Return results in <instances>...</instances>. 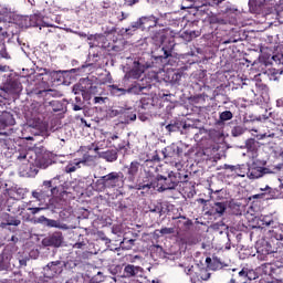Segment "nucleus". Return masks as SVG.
Instances as JSON below:
<instances>
[{"instance_id": "f257e3e1", "label": "nucleus", "mask_w": 283, "mask_h": 283, "mask_svg": "<svg viewBox=\"0 0 283 283\" xmlns=\"http://www.w3.org/2000/svg\"><path fill=\"white\" fill-rule=\"evenodd\" d=\"M17 160L22 163V171L29 176H36L39 169H48L52 165V159L38 155L34 150L19 153Z\"/></svg>"}, {"instance_id": "f03ea898", "label": "nucleus", "mask_w": 283, "mask_h": 283, "mask_svg": "<svg viewBox=\"0 0 283 283\" xmlns=\"http://www.w3.org/2000/svg\"><path fill=\"white\" fill-rule=\"evenodd\" d=\"M189 180V175H185L184 177L180 172L170 171L165 177L163 175H157L155 180L148 184H139L138 189H157V191H171L180 185V182H187Z\"/></svg>"}, {"instance_id": "7ed1b4c3", "label": "nucleus", "mask_w": 283, "mask_h": 283, "mask_svg": "<svg viewBox=\"0 0 283 283\" xmlns=\"http://www.w3.org/2000/svg\"><path fill=\"white\" fill-rule=\"evenodd\" d=\"M59 187H61V180L59 177H54L50 180H44L40 186V189L33 190L32 196L35 200H50L59 196Z\"/></svg>"}, {"instance_id": "20e7f679", "label": "nucleus", "mask_w": 283, "mask_h": 283, "mask_svg": "<svg viewBox=\"0 0 283 283\" xmlns=\"http://www.w3.org/2000/svg\"><path fill=\"white\" fill-rule=\"evenodd\" d=\"M123 178H125V175L120 171H112L102 176L94 184L95 191L103 192L105 189H116V187L123 185Z\"/></svg>"}, {"instance_id": "39448f33", "label": "nucleus", "mask_w": 283, "mask_h": 283, "mask_svg": "<svg viewBox=\"0 0 283 283\" xmlns=\"http://www.w3.org/2000/svg\"><path fill=\"white\" fill-rule=\"evenodd\" d=\"M279 251H275L273 249V245L269 243L266 240H262L260 242H256V256L258 260L269 262V258H280Z\"/></svg>"}, {"instance_id": "423d86ee", "label": "nucleus", "mask_w": 283, "mask_h": 283, "mask_svg": "<svg viewBox=\"0 0 283 283\" xmlns=\"http://www.w3.org/2000/svg\"><path fill=\"white\" fill-rule=\"evenodd\" d=\"M256 226L253 227L251 235H258V233H263L266 237V227H271L274 223L273 218L269 216H261L255 219Z\"/></svg>"}, {"instance_id": "0eeeda50", "label": "nucleus", "mask_w": 283, "mask_h": 283, "mask_svg": "<svg viewBox=\"0 0 283 283\" xmlns=\"http://www.w3.org/2000/svg\"><path fill=\"white\" fill-rule=\"evenodd\" d=\"M125 147H127V142H122L120 144L115 146L117 150L112 149V150L103 151L101 154V158L106 160V163H116V160H118V151H123Z\"/></svg>"}, {"instance_id": "6e6552de", "label": "nucleus", "mask_w": 283, "mask_h": 283, "mask_svg": "<svg viewBox=\"0 0 283 283\" xmlns=\"http://www.w3.org/2000/svg\"><path fill=\"white\" fill-rule=\"evenodd\" d=\"M44 271L46 273V277H55V275H61V273H63V262L52 261L48 263Z\"/></svg>"}, {"instance_id": "1a4fd4ad", "label": "nucleus", "mask_w": 283, "mask_h": 283, "mask_svg": "<svg viewBox=\"0 0 283 283\" xmlns=\"http://www.w3.org/2000/svg\"><path fill=\"white\" fill-rule=\"evenodd\" d=\"M25 21H29L28 24H25L27 28H52V24H49L43 21V15L39 13H34L25 19Z\"/></svg>"}, {"instance_id": "9d476101", "label": "nucleus", "mask_w": 283, "mask_h": 283, "mask_svg": "<svg viewBox=\"0 0 283 283\" xmlns=\"http://www.w3.org/2000/svg\"><path fill=\"white\" fill-rule=\"evenodd\" d=\"M158 25V18L154 15L142 17L136 22V28H140L142 30H151V28H156Z\"/></svg>"}, {"instance_id": "9b49d317", "label": "nucleus", "mask_w": 283, "mask_h": 283, "mask_svg": "<svg viewBox=\"0 0 283 283\" xmlns=\"http://www.w3.org/2000/svg\"><path fill=\"white\" fill-rule=\"evenodd\" d=\"M124 169H127L126 176L128 182H134L136 180V176H138V171H140V164L138 160H134L128 166H124Z\"/></svg>"}, {"instance_id": "f8f14e48", "label": "nucleus", "mask_w": 283, "mask_h": 283, "mask_svg": "<svg viewBox=\"0 0 283 283\" xmlns=\"http://www.w3.org/2000/svg\"><path fill=\"white\" fill-rule=\"evenodd\" d=\"M260 193L253 195L252 200H273L275 198V189L265 186V188H260Z\"/></svg>"}, {"instance_id": "ddd939ff", "label": "nucleus", "mask_w": 283, "mask_h": 283, "mask_svg": "<svg viewBox=\"0 0 283 283\" xmlns=\"http://www.w3.org/2000/svg\"><path fill=\"white\" fill-rule=\"evenodd\" d=\"M43 243L46 247H55L59 249L63 244V233L62 232H54L53 234L49 235L43 240Z\"/></svg>"}, {"instance_id": "4468645a", "label": "nucleus", "mask_w": 283, "mask_h": 283, "mask_svg": "<svg viewBox=\"0 0 283 283\" xmlns=\"http://www.w3.org/2000/svg\"><path fill=\"white\" fill-rule=\"evenodd\" d=\"M154 56L155 59H169V56H171V54H174V46L171 45H164V46H159L154 51Z\"/></svg>"}, {"instance_id": "2eb2a0df", "label": "nucleus", "mask_w": 283, "mask_h": 283, "mask_svg": "<svg viewBox=\"0 0 283 283\" xmlns=\"http://www.w3.org/2000/svg\"><path fill=\"white\" fill-rule=\"evenodd\" d=\"M206 264L210 271H220V269H224V266H227V264H224V262H222L218 256H213L212 259L211 256L206 258Z\"/></svg>"}, {"instance_id": "dca6fc26", "label": "nucleus", "mask_w": 283, "mask_h": 283, "mask_svg": "<svg viewBox=\"0 0 283 283\" xmlns=\"http://www.w3.org/2000/svg\"><path fill=\"white\" fill-rule=\"evenodd\" d=\"M266 238L271 240H283V224H277L268 230Z\"/></svg>"}, {"instance_id": "f3484780", "label": "nucleus", "mask_w": 283, "mask_h": 283, "mask_svg": "<svg viewBox=\"0 0 283 283\" xmlns=\"http://www.w3.org/2000/svg\"><path fill=\"white\" fill-rule=\"evenodd\" d=\"M7 211H9V213L12 216L19 217L22 216L23 211H25V208L21 207L19 201H8Z\"/></svg>"}, {"instance_id": "a211bd4d", "label": "nucleus", "mask_w": 283, "mask_h": 283, "mask_svg": "<svg viewBox=\"0 0 283 283\" xmlns=\"http://www.w3.org/2000/svg\"><path fill=\"white\" fill-rule=\"evenodd\" d=\"M191 282H208L211 280V273L207 269H201L199 273H195L190 277Z\"/></svg>"}, {"instance_id": "6ab92c4d", "label": "nucleus", "mask_w": 283, "mask_h": 283, "mask_svg": "<svg viewBox=\"0 0 283 283\" xmlns=\"http://www.w3.org/2000/svg\"><path fill=\"white\" fill-rule=\"evenodd\" d=\"M14 123H15L14 115H12V113L2 112L0 114V125H2L3 127H10L14 125Z\"/></svg>"}, {"instance_id": "aec40b11", "label": "nucleus", "mask_w": 283, "mask_h": 283, "mask_svg": "<svg viewBox=\"0 0 283 283\" xmlns=\"http://www.w3.org/2000/svg\"><path fill=\"white\" fill-rule=\"evenodd\" d=\"M264 3L265 2H262V0H250V12H252V14H262V11L264 10Z\"/></svg>"}, {"instance_id": "412c9836", "label": "nucleus", "mask_w": 283, "mask_h": 283, "mask_svg": "<svg viewBox=\"0 0 283 283\" xmlns=\"http://www.w3.org/2000/svg\"><path fill=\"white\" fill-rule=\"evenodd\" d=\"M193 227V221L187 217H179L177 220V229L179 231H189Z\"/></svg>"}, {"instance_id": "4be33fe9", "label": "nucleus", "mask_w": 283, "mask_h": 283, "mask_svg": "<svg viewBox=\"0 0 283 283\" xmlns=\"http://www.w3.org/2000/svg\"><path fill=\"white\" fill-rule=\"evenodd\" d=\"M211 211L214 216H224V212L227 211V202L216 201L211 206Z\"/></svg>"}, {"instance_id": "5701e85b", "label": "nucleus", "mask_w": 283, "mask_h": 283, "mask_svg": "<svg viewBox=\"0 0 283 283\" xmlns=\"http://www.w3.org/2000/svg\"><path fill=\"white\" fill-rule=\"evenodd\" d=\"M145 73V69L140 65V63H137L127 74L128 78H135L138 80L143 74Z\"/></svg>"}, {"instance_id": "b1692460", "label": "nucleus", "mask_w": 283, "mask_h": 283, "mask_svg": "<svg viewBox=\"0 0 283 283\" xmlns=\"http://www.w3.org/2000/svg\"><path fill=\"white\" fill-rule=\"evenodd\" d=\"M142 268L128 264L124 268V277H136L137 273H140Z\"/></svg>"}, {"instance_id": "393cba45", "label": "nucleus", "mask_w": 283, "mask_h": 283, "mask_svg": "<svg viewBox=\"0 0 283 283\" xmlns=\"http://www.w3.org/2000/svg\"><path fill=\"white\" fill-rule=\"evenodd\" d=\"M95 94H98V87L94 85L84 86V92H83V98L84 101H92V96H95Z\"/></svg>"}, {"instance_id": "a878e982", "label": "nucleus", "mask_w": 283, "mask_h": 283, "mask_svg": "<svg viewBox=\"0 0 283 283\" xmlns=\"http://www.w3.org/2000/svg\"><path fill=\"white\" fill-rule=\"evenodd\" d=\"M264 171H266V168L263 167H254L249 170V178L252 180H255L258 178H262L264 176Z\"/></svg>"}, {"instance_id": "bb28decb", "label": "nucleus", "mask_w": 283, "mask_h": 283, "mask_svg": "<svg viewBox=\"0 0 283 283\" xmlns=\"http://www.w3.org/2000/svg\"><path fill=\"white\" fill-rule=\"evenodd\" d=\"M82 163H85V161H81L76 159H74L73 161H70L64 168L65 174H74L76 169H81Z\"/></svg>"}, {"instance_id": "cd10ccee", "label": "nucleus", "mask_w": 283, "mask_h": 283, "mask_svg": "<svg viewBox=\"0 0 283 283\" xmlns=\"http://www.w3.org/2000/svg\"><path fill=\"white\" fill-rule=\"evenodd\" d=\"M108 87L112 96H126V94H128L127 88L119 87L116 84H112Z\"/></svg>"}, {"instance_id": "c85d7f7f", "label": "nucleus", "mask_w": 283, "mask_h": 283, "mask_svg": "<svg viewBox=\"0 0 283 283\" xmlns=\"http://www.w3.org/2000/svg\"><path fill=\"white\" fill-rule=\"evenodd\" d=\"M147 90V87L142 86L138 84V82H134L128 88H127V94H135V95H140L143 94V91Z\"/></svg>"}, {"instance_id": "c756f323", "label": "nucleus", "mask_w": 283, "mask_h": 283, "mask_svg": "<svg viewBox=\"0 0 283 283\" xmlns=\"http://www.w3.org/2000/svg\"><path fill=\"white\" fill-rule=\"evenodd\" d=\"M135 244H136V239H128L127 237H124L123 241L120 242V247L125 251H132Z\"/></svg>"}, {"instance_id": "7c9ffc66", "label": "nucleus", "mask_w": 283, "mask_h": 283, "mask_svg": "<svg viewBox=\"0 0 283 283\" xmlns=\"http://www.w3.org/2000/svg\"><path fill=\"white\" fill-rule=\"evenodd\" d=\"M245 147H247L248 151H252V154H254L260 148V142H258L253 138H250L245 142Z\"/></svg>"}, {"instance_id": "2f4dec72", "label": "nucleus", "mask_w": 283, "mask_h": 283, "mask_svg": "<svg viewBox=\"0 0 283 283\" xmlns=\"http://www.w3.org/2000/svg\"><path fill=\"white\" fill-rule=\"evenodd\" d=\"M43 113V105H41L39 102L31 104V114L33 117L36 118L40 114Z\"/></svg>"}, {"instance_id": "473e14b6", "label": "nucleus", "mask_w": 283, "mask_h": 283, "mask_svg": "<svg viewBox=\"0 0 283 283\" xmlns=\"http://www.w3.org/2000/svg\"><path fill=\"white\" fill-rule=\"evenodd\" d=\"M101 39H103V34H90L87 35V41L88 42V45L90 48H94V45H98V41H101Z\"/></svg>"}, {"instance_id": "72a5a7b5", "label": "nucleus", "mask_w": 283, "mask_h": 283, "mask_svg": "<svg viewBox=\"0 0 283 283\" xmlns=\"http://www.w3.org/2000/svg\"><path fill=\"white\" fill-rule=\"evenodd\" d=\"M38 222H44V224H46V227H51V228H59V221L54 220V219H48L44 216L40 217L38 219Z\"/></svg>"}, {"instance_id": "f704fd0d", "label": "nucleus", "mask_w": 283, "mask_h": 283, "mask_svg": "<svg viewBox=\"0 0 283 283\" xmlns=\"http://www.w3.org/2000/svg\"><path fill=\"white\" fill-rule=\"evenodd\" d=\"M180 127H182V123H180V122H174V123L166 125V129H167V132H169V134H171L174 132H180Z\"/></svg>"}, {"instance_id": "c9c22d12", "label": "nucleus", "mask_w": 283, "mask_h": 283, "mask_svg": "<svg viewBox=\"0 0 283 283\" xmlns=\"http://www.w3.org/2000/svg\"><path fill=\"white\" fill-rule=\"evenodd\" d=\"M50 106L52 112H62L63 109V102L59 101V99H53L50 102Z\"/></svg>"}, {"instance_id": "e433bc0d", "label": "nucleus", "mask_w": 283, "mask_h": 283, "mask_svg": "<svg viewBox=\"0 0 283 283\" xmlns=\"http://www.w3.org/2000/svg\"><path fill=\"white\" fill-rule=\"evenodd\" d=\"M274 11H275V7L269 4L268 2H264L261 17H269V14H273Z\"/></svg>"}, {"instance_id": "4c0bfd02", "label": "nucleus", "mask_w": 283, "mask_h": 283, "mask_svg": "<svg viewBox=\"0 0 283 283\" xmlns=\"http://www.w3.org/2000/svg\"><path fill=\"white\" fill-rule=\"evenodd\" d=\"M232 118L233 113H231V111H224L219 115V119L221 120V123H227V120H231Z\"/></svg>"}, {"instance_id": "58836bf2", "label": "nucleus", "mask_w": 283, "mask_h": 283, "mask_svg": "<svg viewBox=\"0 0 283 283\" xmlns=\"http://www.w3.org/2000/svg\"><path fill=\"white\" fill-rule=\"evenodd\" d=\"M222 169H229L232 174H235L237 176H241V174L238 171H240V169H242V166H240V165L233 166V165L224 164Z\"/></svg>"}, {"instance_id": "ea45409f", "label": "nucleus", "mask_w": 283, "mask_h": 283, "mask_svg": "<svg viewBox=\"0 0 283 283\" xmlns=\"http://www.w3.org/2000/svg\"><path fill=\"white\" fill-rule=\"evenodd\" d=\"M155 233H160L161 235H171L172 233H176V229L174 228H161L160 230H155Z\"/></svg>"}, {"instance_id": "a19ab883", "label": "nucleus", "mask_w": 283, "mask_h": 283, "mask_svg": "<svg viewBox=\"0 0 283 283\" xmlns=\"http://www.w3.org/2000/svg\"><path fill=\"white\" fill-rule=\"evenodd\" d=\"M7 224L8 227H19V224H21V220L17 219L15 217H8L7 218Z\"/></svg>"}, {"instance_id": "79ce46f5", "label": "nucleus", "mask_w": 283, "mask_h": 283, "mask_svg": "<svg viewBox=\"0 0 283 283\" xmlns=\"http://www.w3.org/2000/svg\"><path fill=\"white\" fill-rule=\"evenodd\" d=\"M181 78H182V73H180V72H174V73L171 74L170 83H172L174 85H176V84L180 83Z\"/></svg>"}, {"instance_id": "37998d69", "label": "nucleus", "mask_w": 283, "mask_h": 283, "mask_svg": "<svg viewBox=\"0 0 283 283\" xmlns=\"http://www.w3.org/2000/svg\"><path fill=\"white\" fill-rule=\"evenodd\" d=\"M232 136L237 138L238 136H242L244 134V127L242 126H234L231 130Z\"/></svg>"}, {"instance_id": "c03bdc74", "label": "nucleus", "mask_w": 283, "mask_h": 283, "mask_svg": "<svg viewBox=\"0 0 283 283\" xmlns=\"http://www.w3.org/2000/svg\"><path fill=\"white\" fill-rule=\"evenodd\" d=\"M83 92H85V86H82L81 84H74L73 85V93L76 94H82L83 96Z\"/></svg>"}, {"instance_id": "a18cd8bd", "label": "nucleus", "mask_w": 283, "mask_h": 283, "mask_svg": "<svg viewBox=\"0 0 283 283\" xmlns=\"http://www.w3.org/2000/svg\"><path fill=\"white\" fill-rule=\"evenodd\" d=\"M120 114H125V108L112 109L109 113V116L116 117V116H120Z\"/></svg>"}, {"instance_id": "49530a36", "label": "nucleus", "mask_w": 283, "mask_h": 283, "mask_svg": "<svg viewBox=\"0 0 283 283\" xmlns=\"http://www.w3.org/2000/svg\"><path fill=\"white\" fill-rule=\"evenodd\" d=\"M71 105H72L73 112H81V109H83V104L72 103Z\"/></svg>"}, {"instance_id": "de8ad7c7", "label": "nucleus", "mask_w": 283, "mask_h": 283, "mask_svg": "<svg viewBox=\"0 0 283 283\" xmlns=\"http://www.w3.org/2000/svg\"><path fill=\"white\" fill-rule=\"evenodd\" d=\"M214 193L217 195L216 200H224V191L217 190Z\"/></svg>"}, {"instance_id": "09e8293b", "label": "nucleus", "mask_w": 283, "mask_h": 283, "mask_svg": "<svg viewBox=\"0 0 283 283\" xmlns=\"http://www.w3.org/2000/svg\"><path fill=\"white\" fill-rule=\"evenodd\" d=\"M238 275H239V277H241V280H244V279L248 277L249 272H247V270L243 269V270L238 272Z\"/></svg>"}, {"instance_id": "8fccbe9b", "label": "nucleus", "mask_w": 283, "mask_h": 283, "mask_svg": "<svg viewBox=\"0 0 283 283\" xmlns=\"http://www.w3.org/2000/svg\"><path fill=\"white\" fill-rule=\"evenodd\" d=\"M83 247H86L85 241H78L73 245V249H83Z\"/></svg>"}, {"instance_id": "3c124183", "label": "nucleus", "mask_w": 283, "mask_h": 283, "mask_svg": "<svg viewBox=\"0 0 283 283\" xmlns=\"http://www.w3.org/2000/svg\"><path fill=\"white\" fill-rule=\"evenodd\" d=\"M125 209H127V206L123 201H118L117 211H125Z\"/></svg>"}, {"instance_id": "603ef678", "label": "nucleus", "mask_w": 283, "mask_h": 283, "mask_svg": "<svg viewBox=\"0 0 283 283\" xmlns=\"http://www.w3.org/2000/svg\"><path fill=\"white\" fill-rule=\"evenodd\" d=\"M262 138H275V133H264L261 135L260 140H262Z\"/></svg>"}, {"instance_id": "864d4df0", "label": "nucleus", "mask_w": 283, "mask_h": 283, "mask_svg": "<svg viewBox=\"0 0 283 283\" xmlns=\"http://www.w3.org/2000/svg\"><path fill=\"white\" fill-rule=\"evenodd\" d=\"M8 36V32L3 31V28L0 27V41H3Z\"/></svg>"}, {"instance_id": "5fc2aeb1", "label": "nucleus", "mask_w": 283, "mask_h": 283, "mask_svg": "<svg viewBox=\"0 0 283 283\" xmlns=\"http://www.w3.org/2000/svg\"><path fill=\"white\" fill-rule=\"evenodd\" d=\"M29 211H31V213L35 216V213H39V211H43V208H29Z\"/></svg>"}, {"instance_id": "6e6d98bb", "label": "nucleus", "mask_w": 283, "mask_h": 283, "mask_svg": "<svg viewBox=\"0 0 283 283\" xmlns=\"http://www.w3.org/2000/svg\"><path fill=\"white\" fill-rule=\"evenodd\" d=\"M176 156H177V158H182V148L181 147L176 148Z\"/></svg>"}, {"instance_id": "4d7b16f0", "label": "nucleus", "mask_w": 283, "mask_h": 283, "mask_svg": "<svg viewBox=\"0 0 283 283\" xmlns=\"http://www.w3.org/2000/svg\"><path fill=\"white\" fill-rule=\"evenodd\" d=\"M99 237L102 238V240H103L104 242H106V244L109 243V242H112V240H109V238L105 237V234H104L103 232H99Z\"/></svg>"}, {"instance_id": "13d9d810", "label": "nucleus", "mask_w": 283, "mask_h": 283, "mask_svg": "<svg viewBox=\"0 0 283 283\" xmlns=\"http://www.w3.org/2000/svg\"><path fill=\"white\" fill-rule=\"evenodd\" d=\"M222 1H224V0H209V3L211 6H220V3H222Z\"/></svg>"}, {"instance_id": "bf43d9fd", "label": "nucleus", "mask_w": 283, "mask_h": 283, "mask_svg": "<svg viewBox=\"0 0 283 283\" xmlns=\"http://www.w3.org/2000/svg\"><path fill=\"white\" fill-rule=\"evenodd\" d=\"M108 140H109V143H112V140H113V142H114V140H118V135H117V134L111 135V136L108 137Z\"/></svg>"}, {"instance_id": "052dcab7", "label": "nucleus", "mask_w": 283, "mask_h": 283, "mask_svg": "<svg viewBox=\"0 0 283 283\" xmlns=\"http://www.w3.org/2000/svg\"><path fill=\"white\" fill-rule=\"evenodd\" d=\"M244 165H241V168L243 169ZM242 169L238 170V174H241V175H237V176H240L241 178H244V171H242Z\"/></svg>"}, {"instance_id": "680f3d73", "label": "nucleus", "mask_w": 283, "mask_h": 283, "mask_svg": "<svg viewBox=\"0 0 283 283\" xmlns=\"http://www.w3.org/2000/svg\"><path fill=\"white\" fill-rule=\"evenodd\" d=\"M276 106L277 107H283V98H280L276 101Z\"/></svg>"}, {"instance_id": "e2e57ef3", "label": "nucleus", "mask_w": 283, "mask_h": 283, "mask_svg": "<svg viewBox=\"0 0 283 283\" xmlns=\"http://www.w3.org/2000/svg\"><path fill=\"white\" fill-rule=\"evenodd\" d=\"M83 104V101L81 99V96L75 97V104Z\"/></svg>"}, {"instance_id": "0e129e2a", "label": "nucleus", "mask_w": 283, "mask_h": 283, "mask_svg": "<svg viewBox=\"0 0 283 283\" xmlns=\"http://www.w3.org/2000/svg\"><path fill=\"white\" fill-rule=\"evenodd\" d=\"M0 72H8V66H3L0 64Z\"/></svg>"}, {"instance_id": "69168bd1", "label": "nucleus", "mask_w": 283, "mask_h": 283, "mask_svg": "<svg viewBox=\"0 0 283 283\" xmlns=\"http://www.w3.org/2000/svg\"><path fill=\"white\" fill-rule=\"evenodd\" d=\"M197 202H200L201 205H207V200L202 198L198 199Z\"/></svg>"}, {"instance_id": "338daca9", "label": "nucleus", "mask_w": 283, "mask_h": 283, "mask_svg": "<svg viewBox=\"0 0 283 283\" xmlns=\"http://www.w3.org/2000/svg\"><path fill=\"white\" fill-rule=\"evenodd\" d=\"M101 101H103V97H94V103H101Z\"/></svg>"}, {"instance_id": "774afa93", "label": "nucleus", "mask_w": 283, "mask_h": 283, "mask_svg": "<svg viewBox=\"0 0 283 283\" xmlns=\"http://www.w3.org/2000/svg\"><path fill=\"white\" fill-rule=\"evenodd\" d=\"M130 120H136V114L130 116Z\"/></svg>"}]
</instances>
